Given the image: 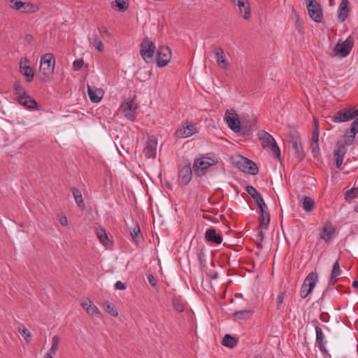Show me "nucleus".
I'll list each match as a JSON object with an SVG mask.
<instances>
[{"label": "nucleus", "instance_id": "nucleus-46", "mask_svg": "<svg viewBox=\"0 0 358 358\" xmlns=\"http://www.w3.org/2000/svg\"><path fill=\"white\" fill-rule=\"evenodd\" d=\"M18 331L20 333V334L24 338V339L27 340V342H29L27 338H31V336L29 330H28L23 324H20Z\"/></svg>", "mask_w": 358, "mask_h": 358}, {"label": "nucleus", "instance_id": "nucleus-38", "mask_svg": "<svg viewBox=\"0 0 358 358\" xmlns=\"http://www.w3.org/2000/svg\"><path fill=\"white\" fill-rule=\"evenodd\" d=\"M291 143H292V148L294 150L295 152L298 155H300L301 154H302V152H303L302 145L299 141L298 134H296V136L292 138Z\"/></svg>", "mask_w": 358, "mask_h": 358}, {"label": "nucleus", "instance_id": "nucleus-37", "mask_svg": "<svg viewBox=\"0 0 358 358\" xmlns=\"http://www.w3.org/2000/svg\"><path fill=\"white\" fill-rule=\"evenodd\" d=\"M130 235L136 244L142 240L141 229L138 224H136L132 230L130 231Z\"/></svg>", "mask_w": 358, "mask_h": 358}, {"label": "nucleus", "instance_id": "nucleus-55", "mask_svg": "<svg viewBox=\"0 0 358 358\" xmlns=\"http://www.w3.org/2000/svg\"><path fill=\"white\" fill-rule=\"evenodd\" d=\"M99 31L101 35L110 36L108 29L104 26L99 28Z\"/></svg>", "mask_w": 358, "mask_h": 358}, {"label": "nucleus", "instance_id": "nucleus-31", "mask_svg": "<svg viewBox=\"0 0 358 358\" xmlns=\"http://www.w3.org/2000/svg\"><path fill=\"white\" fill-rule=\"evenodd\" d=\"M300 202L304 210L306 212H311L314 208L315 201L313 199L308 196H303L300 199Z\"/></svg>", "mask_w": 358, "mask_h": 358}, {"label": "nucleus", "instance_id": "nucleus-3", "mask_svg": "<svg viewBox=\"0 0 358 358\" xmlns=\"http://www.w3.org/2000/svg\"><path fill=\"white\" fill-rule=\"evenodd\" d=\"M259 138L262 142V145L265 149L269 150L271 155L274 158L280 159V150L277 145L274 138L268 132L262 131L259 134Z\"/></svg>", "mask_w": 358, "mask_h": 358}, {"label": "nucleus", "instance_id": "nucleus-23", "mask_svg": "<svg viewBox=\"0 0 358 358\" xmlns=\"http://www.w3.org/2000/svg\"><path fill=\"white\" fill-rule=\"evenodd\" d=\"M213 51L215 55L216 61L218 66L222 69H226L229 64L227 60L223 49L222 48L217 47L214 49Z\"/></svg>", "mask_w": 358, "mask_h": 358}, {"label": "nucleus", "instance_id": "nucleus-61", "mask_svg": "<svg viewBox=\"0 0 358 358\" xmlns=\"http://www.w3.org/2000/svg\"><path fill=\"white\" fill-rule=\"evenodd\" d=\"M327 315H324V314H322L321 315V320L323 321V322H328V319H327Z\"/></svg>", "mask_w": 358, "mask_h": 358}, {"label": "nucleus", "instance_id": "nucleus-53", "mask_svg": "<svg viewBox=\"0 0 358 358\" xmlns=\"http://www.w3.org/2000/svg\"><path fill=\"white\" fill-rule=\"evenodd\" d=\"M284 299H285V293L280 292L277 298V308L278 309L280 308V305L282 303Z\"/></svg>", "mask_w": 358, "mask_h": 358}, {"label": "nucleus", "instance_id": "nucleus-17", "mask_svg": "<svg viewBox=\"0 0 358 358\" xmlns=\"http://www.w3.org/2000/svg\"><path fill=\"white\" fill-rule=\"evenodd\" d=\"M341 273L342 271L340 268L339 262L338 260H337L333 266L330 280L327 285V289L329 291L332 290L334 289L338 290L339 287H343V285H339L336 287H334V284L338 280V278L341 275Z\"/></svg>", "mask_w": 358, "mask_h": 358}, {"label": "nucleus", "instance_id": "nucleus-45", "mask_svg": "<svg viewBox=\"0 0 358 358\" xmlns=\"http://www.w3.org/2000/svg\"><path fill=\"white\" fill-rule=\"evenodd\" d=\"M252 313L251 310H239L236 311L234 313V315L236 316L239 320H245L247 319L248 316Z\"/></svg>", "mask_w": 358, "mask_h": 358}, {"label": "nucleus", "instance_id": "nucleus-48", "mask_svg": "<svg viewBox=\"0 0 358 358\" xmlns=\"http://www.w3.org/2000/svg\"><path fill=\"white\" fill-rule=\"evenodd\" d=\"M310 147L313 157H316L318 155L320 151L318 143L311 142Z\"/></svg>", "mask_w": 358, "mask_h": 358}, {"label": "nucleus", "instance_id": "nucleus-27", "mask_svg": "<svg viewBox=\"0 0 358 358\" xmlns=\"http://www.w3.org/2000/svg\"><path fill=\"white\" fill-rule=\"evenodd\" d=\"M17 101L21 105L29 109H34L37 107L36 101L27 93L22 96H18Z\"/></svg>", "mask_w": 358, "mask_h": 358}, {"label": "nucleus", "instance_id": "nucleus-41", "mask_svg": "<svg viewBox=\"0 0 358 358\" xmlns=\"http://www.w3.org/2000/svg\"><path fill=\"white\" fill-rule=\"evenodd\" d=\"M357 194L358 187H352L346 192L345 199L346 201L350 202L352 199L357 197Z\"/></svg>", "mask_w": 358, "mask_h": 358}, {"label": "nucleus", "instance_id": "nucleus-10", "mask_svg": "<svg viewBox=\"0 0 358 358\" xmlns=\"http://www.w3.org/2000/svg\"><path fill=\"white\" fill-rule=\"evenodd\" d=\"M198 132L196 124L192 122L187 120L182 123L180 127L176 131L174 136L176 138H186Z\"/></svg>", "mask_w": 358, "mask_h": 358}, {"label": "nucleus", "instance_id": "nucleus-8", "mask_svg": "<svg viewBox=\"0 0 358 358\" xmlns=\"http://www.w3.org/2000/svg\"><path fill=\"white\" fill-rule=\"evenodd\" d=\"M10 8L20 10L24 13H34L39 10L38 6L31 2H24L17 0H7Z\"/></svg>", "mask_w": 358, "mask_h": 358}, {"label": "nucleus", "instance_id": "nucleus-12", "mask_svg": "<svg viewBox=\"0 0 358 358\" xmlns=\"http://www.w3.org/2000/svg\"><path fill=\"white\" fill-rule=\"evenodd\" d=\"M171 58V52L166 46L159 47L157 51V65L163 67L168 64Z\"/></svg>", "mask_w": 358, "mask_h": 358}, {"label": "nucleus", "instance_id": "nucleus-52", "mask_svg": "<svg viewBox=\"0 0 358 358\" xmlns=\"http://www.w3.org/2000/svg\"><path fill=\"white\" fill-rule=\"evenodd\" d=\"M148 280L149 283L151 285V286L152 287H156V285L157 284V280L153 275H152V274L148 275Z\"/></svg>", "mask_w": 358, "mask_h": 358}, {"label": "nucleus", "instance_id": "nucleus-18", "mask_svg": "<svg viewBox=\"0 0 358 358\" xmlns=\"http://www.w3.org/2000/svg\"><path fill=\"white\" fill-rule=\"evenodd\" d=\"M335 232L336 228L333 226L332 223L327 222L320 229V238L329 243Z\"/></svg>", "mask_w": 358, "mask_h": 358}, {"label": "nucleus", "instance_id": "nucleus-40", "mask_svg": "<svg viewBox=\"0 0 358 358\" xmlns=\"http://www.w3.org/2000/svg\"><path fill=\"white\" fill-rule=\"evenodd\" d=\"M345 145H346L345 144V143H342L338 141L337 143L336 148L334 150V155L344 157L346 153V151H347V148H346Z\"/></svg>", "mask_w": 358, "mask_h": 358}, {"label": "nucleus", "instance_id": "nucleus-43", "mask_svg": "<svg viewBox=\"0 0 358 358\" xmlns=\"http://www.w3.org/2000/svg\"><path fill=\"white\" fill-rule=\"evenodd\" d=\"M115 3L118 10L121 12L125 11L129 7L128 0H115Z\"/></svg>", "mask_w": 358, "mask_h": 358}, {"label": "nucleus", "instance_id": "nucleus-30", "mask_svg": "<svg viewBox=\"0 0 358 358\" xmlns=\"http://www.w3.org/2000/svg\"><path fill=\"white\" fill-rule=\"evenodd\" d=\"M88 95L92 103H99L102 99V92L100 90H94L90 85H87Z\"/></svg>", "mask_w": 358, "mask_h": 358}, {"label": "nucleus", "instance_id": "nucleus-20", "mask_svg": "<svg viewBox=\"0 0 358 358\" xmlns=\"http://www.w3.org/2000/svg\"><path fill=\"white\" fill-rule=\"evenodd\" d=\"M358 133V117L351 124L350 129L345 134V144L350 145L352 144L356 134Z\"/></svg>", "mask_w": 358, "mask_h": 358}, {"label": "nucleus", "instance_id": "nucleus-56", "mask_svg": "<svg viewBox=\"0 0 358 358\" xmlns=\"http://www.w3.org/2000/svg\"><path fill=\"white\" fill-rule=\"evenodd\" d=\"M336 157V167L340 169L341 166L343 164V157H341V156H335Z\"/></svg>", "mask_w": 358, "mask_h": 358}, {"label": "nucleus", "instance_id": "nucleus-42", "mask_svg": "<svg viewBox=\"0 0 358 358\" xmlns=\"http://www.w3.org/2000/svg\"><path fill=\"white\" fill-rule=\"evenodd\" d=\"M13 91L14 94L18 96H22L25 94L27 92L23 87L21 85L20 83L18 81L15 82L13 84Z\"/></svg>", "mask_w": 358, "mask_h": 358}, {"label": "nucleus", "instance_id": "nucleus-63", "mask_svg": "<svg viewBox=\"0 0 358 358\" xmlns=\"http://www.w3.org/2000/svg\"><path fill=\"white\" fill-rule=\"evenodd\" d=\"M352 287L355 289H358V281L357 280H354L352 282Z\"/></svg>", "mask_w": 358, "mask_h": 358}, {"label": "nucleus", "instance_id": "nucleus-5", "mask_svg": "<svg viewBox=\"0 0 358 358\" xmlns=\"http://www.w3.org/2000/svg\"><path fill=\"white\" fill-rule=\"evenodd\" d=\"M155 45L148 37L143 39L140 45V54L144 61L149 64L154 60Z\"/></svg>", "mask_w": 358, "mask_h": 358}, {"label": "nucleus", "instance_id": "nucleus-50", "mask_svg": "<svg viewBox=\"0 0 358 358\" xmlns=\"http://www.w3.org/2000/svg\"><path fill=\"white\" fill-rule=\"evenodd\" d=\"M94 303L92 302V300H90V299H84L81 301V306L83 308V309H85V310L89 308L91 305H92Z\"/></svg>", "mask_w": 358, "mask_h": 358}, {"label": "nucleus", "instance_id": "nucleus-51", "mask_svg": "<svg viewBox=\"0 0 358 358\" xmlns=\"http://www.w3.org/2000/svg\"><path fill=\"white\" fill-rule=\"evenodd\" d=\"M84 62L83 59H76L73 63V69L74 71L80 70L83 66Z\"/></svg>", "mask_w": 358, "mask_h": 358}, {"label": "nucleus", "instance_id": "nucleus-16", "mask_svg": "<svg viewBox=\"0 0 358 358\" xmlns=\"http://www.w3.org/2000/svg\"><path fill=\"white\" fill-rule=\"evenodd\" d=\"M20 71L25 77L27 82L30 83L33 80L34 70L29 65L28 59L25 57L21 59L20 62Z\"/></svg>", "mask_w": 358, "mask_h": 358}, {"label": "nucleus", "instance_id": "nucleus-36", "mask_svg": "<svg viewBox=\"0 0 358 358\" xmlns=\"http://www.w3.org/2000/svg\"><path fill=\"white\" fill-rule=\"evenodd\" d=\"M72 193H73L75 201H76V204L78 205V206L79 208L83 209L85 208V203L83 201L81 192L77 188H73L72 189Z\"/></svg>", "mask_w": 358, "mask_h": 358}, {"label": "nucleus", "instance_id": "nucleus-57", "mask_svg": "<svg viewBox=\"0 0 358 358\" xmlns=\"http://www.w3.org/2000/svg\"><path fill=\"white\" fill-rule=\"evenodd\" d=\"M257 238L259 240V241H262L264 238V233L262 230V228H259V230H258V233H257Z\"/></svg>", "mask_w": 358, "mask_h": 358}, {"label": "nucleus", "instance_id": "nucleus-58", "mask_svg": "<svg viewBox=\"0 0 358 358\" xmlns=\"http://www.w3.org/2000/svg\"><path fill=\"white\" fill-rule=\"evenodd\" d=\"M59 222L62 226H66L68 224V220L66 217H62L59 219Z\"/></svg>", "mask_w": 358, "mask_h": 358}, {"label": "nucleus", "instance_id": "nucleus-24", "mask_svg": "<svg viewBox=\"0 0 358 358\" xmlns=\"http://www.w3.org/2000/svg\"><path fill=\"white\" fill-rule=\"evenodd\" d=\"M205 238L208 242L215 244H220L222 241V236L217 233L216 230L213 228H210L206 230Z\"/></svg>", "mask_w": 358, "mask_h": 358}, {"label": "nucleus", "instance_id": "nucleus-25", "mask_svg": "<svg viewBox=\"0 0 358 358\" xmlns=\"http://www.w3.org/2000/svg\"><path fill=\"white\" fill-rule=\"evenodd\" d=\"M349 1L341 0L338 10V18L341 22H343L348 16L349 13Z\"/></svg>", "mask_w": 358, "mask_h": 358}, {"label": "nucleus", "instance_id": "nucleus-1", "mask_svg": "<svg viewBox=\"0 0 358 358\" xmlns=\"http://www.w3.org/2000/svg\"><path fill=\"white\" fill-rule=\"evenodd\" d=\"M55 65V59L52 53H45L41 57L39 71L43 74L42 81L46 82L52 76Z\"/></svg>", "mask_w": 358, "mask_h": 358}, {"label": "nucleus", "instance_id": "nucleus-22", "mask_svg": "<svg viewBox=\"0 0 358 358\" xmlns=\"http://www.w3.org/2000/svg\"><path fill=\"white\" fill-rule=\"evenodd\" d=\"M317 280V274L316 273H310L303 283L301 291H312L315 286Z\"/></svg>", "mask_w": 358, "mask_h": 358}, {"label": "nucleus", "instance_id": "nucleus-9", "mask_svg": "<svg viewBox=\"0 0 358 358\" xmlns=\"http://www.w3.org/2000/svg\"><path fill=\"white\" fill-rule=\"evenodd\" d=\"M193 169L191 163L187 162L178 166V180L180 186L189 184L192 178Z\"/></svg>", "mask_w": 358, "mask_h": 358}, {"label": "nucleus", "instance_id": "nucleus-62", "mask_svg": "<svg viewBox=\"0 0 358 358\" xmlns=\"http://www.w3.org/2000/svg\"><path fill=\"white\" fill-rule=\"evenodd\" d=\"M310 293V292H301V299L306 298Z\"/></svg>", "mask_w": 358, "mask_h": 358}, {"label": "nucleus", "instance_id": "nucleus-14", "mask_svg": "<svg viewBox=\"0 0 358 358\" xmlns=\"http://www.w3.org/2000/svg\"><path fill=\"white\" fill-rule=\"evenodd\" d=\"M157 139L154 136H149L143 149V154L148 158H155L157 147Z\"/></svg>", "mask_w": 358, "mask_h": 358}, {"label": "nucleus", "instance_id": "nucleus-11", "mask_svg": "<svg viewBox=\"0 0 358 358\" xmlns=\"http://www.w3.org/2000/svg\"><path fill=\"white\" fill-rule=\"evenodd\" d=\"M138 107L134 104V98L125 100L120 106V110L129 120L134 122L136 117Z\"/></svg>", "mask_w": 358, "mask_h": 358}, {"label": "nucleus", "instance_id": "nucleus-54", "mask_svg": "<svg viewBox=\"0 0 358 358\" xmlns=\"http://www.w3.org/2000/svg\"><path fill=\"white\" fill-rule=\"evenodd\" d=\"M115 287L116 289L122 290V289H126V285L124 283L122 282L121 281H117L115 284Z\"/></svg>", "mask_w": 358, "mask_h": 358}, {"label": "nucleus", "instance_id": "nucleus-32", "mask_svg": "<svg viewBox=\"0 0 358 358\" xmlns=\"http://www.w3.org/2000/svg\"><path fill=\"white\" fill-rule=\"evenodd\" d=\"M101 306L104 309V310L111 316H118V310L113 303L108 301H105L104 302L102 303Z\"/></svg>", "mask_w": 358, "mask_h": 358}, {"label": "nucleus", "instance_id": "nucleus-29", "mask_svg": "<svg viewBox=\"0 0 358 358\" xmlns=\"http://www.w3.org/2000/svg\"><path fill=\"white\" fill-rule=\"evenodd\" d=\"M172 305L173 308L179 313H182L185 310L187 302L182 299L180 296L173 295L172 297Z\"/></svg>", "mask_w": 358, "mask_h": 358}, {"label": "nucleus", "instance_id": "nucleus-26", "mask_svg": "<svg viewBox=\"0 0 358 358\" xmlns=\"http://www.w3.org/2000/svg\"><path fill=\"white\" fill-rule=\"evenodd\" d=\"M96 236L100 242L107 248H110L113 245L112 241L109 239L106 230L103 228L97 229L96 231Z\"/></svg>", "mask_w": 358, "mask_h": 358}, {"label": "nucleus", "instance_id": "nucleus-44", "mask_svg": "<svg viewBox=\"0 0 358 358\" xmlns=\"http://www.w3.org/2000/svg\"><path fill=\"white\" fill-rule=\"evenodd\" d=\"M86 312L92 317H100L102 315L98 308L94 303L86 310Z\"/></svg>", "mask_w": 358, "mask_h": 358}, {"label": "nucleus", "instance_id": "nucleus-64", "mask_svg": "<svg viewBox=\"0 0 358 358\" xmlns=\"http://www.w3.org/2000/svg\"><path fill=\"white\" fill-rule=\"evenodd\" d=\"M54 355L50 354V353H46L45 355L44 356V358H54Z\"/></svg>", "mask_w": 358, "mask_h": 358}, {"label": "nucleus", "instance_id": "nucleus-49", "mask_svg": "<svg viewBox=\"0 0 358 358\" xmlns=\"http://www.w3.org/2000/svg\"><path fill=\"white\" fill-rule=\"evenodd\" d=\"M318 141H319V129H318L317 124H315V129L313 131V134H312L311 142L318 143Z\"/></svg>", "mask_w": 358, "mask_h": 358}, {"label": "nucleus", "instance_id": "nucleus-15", "mask_svg": "<svg viewBox=\"0 0 358 358\" xmlns=\"http://www.w3.org/2000/svg\"><path fill=\"white\" fill-rule=\"evenodd\" d=\"M238 168L245 173L251 175H256L258 173L257 164L245 157H242L241 162H238Z\"/></svg>", "mask_w": 358, "mask_h": 358}, {"label": "nucleus", "instance_id": "nucleus-21", "mask_svg": "<svg viewBox=\"0 0 358 358\" xmlns=\"http://www.w3.org/2000/svg\"><path fill=\"white\" fill-rule=\"evenodd\" d=\"M246 192L250 195L254 199L258 208L266 207V205L261 196V194L257 191V189L250 185H248L245 187Z\"/></svg>", "mask_w": 358, "mask_h": 358}, {"label": "nucleus", "instance_id": "nucleus-13", "mask_svg": "<svg viewBox=\"0 0 358 358\" xmlns=\"http://www.w3.org/2000/svg\"><path fill=\"white\" fill-rule=\"evenodd\" d=\"M224 120L229 127L234 132L240 131V120L237 113L234 110H227Z\"/></svg>", "mask_w": 358, "mask_h": 358}, {"label": "nucleus", "instance_id": "nucleus-33", "mask_svg": "<svg viewBox=\"0 0 358 358\" xmlns=\"http://www.w3.org/2000/svg\"><path fill=\"white\" fill-rule=\"evenodd\" d=\"M89 42L90 45L94 47L99 52L103 50V44L96 34H94L91 37H89Z\"/></svg>", "mask_w": 358, "mask_h": 358}, {"label": "nucleus", "instance_id": "nucleus-35", "mask_svg": "<svg viewBox=\"0 0 358 358\" xmlns=\"http://www.w3.org/2000/svg\"><path fill=\"white\" fill-rule=\"evenodd\" d=\"M238 343L237 339L229 334H226L222 341V344L229 348H234Z\"/></svg>", "mask_w": 358, "mask_h": 358}, {"label": "nucleus", "instance_id": "nucleus-34", "mask_svg": "<svg viewBox=\"0 0 358 358\" xmlns=\"http://www.w3.org/2000/svg\"><path fill=\"white\" fill-rule=\"evenodd\" d=\"M315 331H316V343L317 344L318 348L320 349L321 351L324 350V335L323 334V331L322 329L316 326L315 327Z\"/></svg>", "mask_w": 358, "mask_h": 358}, {"label": "nucleus", "instance_id": "nucleus-47", "mask_svg": "<svg viewBox=\"0 0 358 358\" xmlns=\"http://www.w3.org/2000/svg\"><path fill=\"white\" fill-rule=\"evenodd\" d=\"M198 258L201 265L206 266V253L203 249H201L198 253Z\"/></svg>", "mask_w": 358, "mask_h": 358}, {"label": "nucleus", "instance_id": "nucleus-19", "mask_svg": "<svg viewBox=\"0 0 358 358\" xmlns=\"http://www.w3.org/2000/svg\"><path fill=\"white\" fill-rule=\"evenodd\" d=\"M234 4L238 7L239 13L245 20L250 18L251 10L249 0H237Z\"/></svg>", "mask_w": 358, "mask_h": 358}, {"label": "nucleus", "instance_id": "nucleus-7", "mask_svg": "<svg viewBox=\"0 0 358 358\" xmlns=\"http://www.w3.org/2000/svg\"><path fill=\"white\" fill-rule=\"evenodd\" d=\"M354 39L351 36L348 37L344 41L338 40L333 50L334 56L341 57L348 56L352 49Z\"/></svg>", "mask_w": 358, "mask_h": 358}, {"label": "nucleus", "instance_id": "nucleus-6", "mask_svg": "<svg viewBox=\"0 0 358 358\" xmlns=\"http://www.w3.org/2000/svg\"><path fill=\"white\" fill-rule=\"evenodd\" d=\"M306 3L310 17L317 23L322 22L324 16L321 5L316 0H306Z\"/></svg>", "mask_w": 358, "mask_h": 358}, {"label": "nucleus", "instance_id": "nucleus-28", "mask_svg": "<svg viewBox=\"0 0 358 358\" xmlns=\"http://www.w3.org/2000/svg\"><path fill=\"white\" fill-rule=\"evenodd\" d=\"M266 207L259 208L261 212V216L259 219V228L266 229L270 223V213L265 210Z\"/></svg>", "mask_w": 358, "mask_h": 358}, {"label": "nucleus", "instance_id": "nucleus-39", "mask_svg": "<svg viewBox=\"0 0 358 358\" xmlns=\"http://www.w3.org/2000/svg\"><path fill=\"white\" fill-rule=\"evenodd\" d=\"M59 342H60V338L59 337V336L55 335L52 338V345H51L50 349L48 351V353L55 356L56 354V352L58 349Z\"/></svg>", "mask_w": 358, "mask_h": 358}, {"label": "nucleus", "instance_id": "nucleus-4", "mask_svg": "<svg viewBox=\"0 0 358 358\" xmlns=\"http://www.w3.org/2000/svg\"><path fill=\"white\" fill-rule=\"evenodd\" d=\"M358 117V108H345L334 113V115L329 116V120L335 123H341L350 121L354 118Z\"/></svg>", "mask_w": 358, "mask_h": 358}, {"label": "nucleus", "instance_id": "nucleus-2", "mask_svg": "<svg viewBox=\"0 0 358 358\" xmlns=\"http://www.w3.org/2000/svg\"><path fill=\"white\" fill-rule=\"evenodd\" d=\"M217 159L215 157H201L194 161L192 169L194 175L201 177L207 173L209 167L215 165Z\"/></svg>", "mask_w": 358, "mask_h": 358}, {"label": "nucleus", "instance_id": "nucleus-59", "mask_svg": "<svg viewBox=\"0 0 358 358\" xmlns=\"http://www.w3.org/2000/svg\"><path fill=\"white\" fill-rule=\"evenodd\" d=\"M25 39L28 43H31L34 40V37L31 34H27L25 36Z\"/></svg>", "mask_w": 358, "mask_h": 358}, {"label": "nucleus", "instance_id": "nucleus-60", "mask_svg": "<svg viewBox=\"0 0 358 358\" xmlns=\"http://www.w3.org/2000/svg\"><path fill=\"white\" fill-rule=\"evenodd\" d=\"M296 27H297V29L298 31L301 33V34H303V28L299 22V20H298L296 22Z\"/></svg>", "mask_w": 358, "mask_h": 358}]
</instances>
